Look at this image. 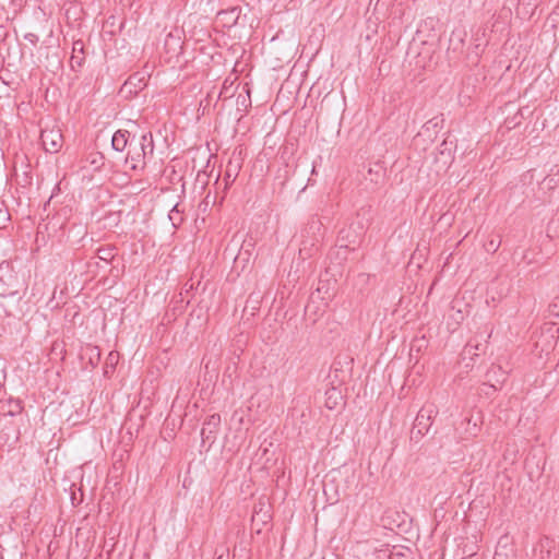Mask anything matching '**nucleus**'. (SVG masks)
Instances as JSON below:
<instances>
[{
	"label": "nucleus",
	"mask_w": 559,
	"mask_h": 559,
	"mask_svg": "<svg viewBox=\"0 0 559 559\" xmlns=\"http://www.w3.org/2000/svg\"><path fill=\"white\" fill-rule=\"evenodd\" d=\"M24 283L9 262L0 264V308L7 317L14 316L23 298Z\"/></svg>",
	"instance_id": "1"
},
{
	"label": "nucleus",
	"mask_w": 559,
	"mask_h": 559,
	"mask_svg": "<svg viewBox=\"0 0 559 559\" xmlns=\"http://www.w3.org/2000/svg\"><path fill=\"white\" fill-rule=\"evenodd\" d=\"M323 238V224L314 215L311 216L301 230L299 255L301 259L310 258L317 250V243Z\"/></svg>",
	"instance_id": "2"
},
{
	"label": "nucleus",
	"mask_w": 559,
	"mask_h": 559,
	"mask_svg": "<svg viewBox=\"0 0 559 559\" xmlns=\"http://www.w3.org/2000/svg\"><path fill=\"white\" fill-rule=\"evenodd\" d=\"M438 407L433 403H426L417 413L411 430V440L418 442L431 428L432 419L438 415Z\"/></svg>",
	"instance_id": "3"
},
{
	"label": "nucleus",
	"mask_w": 559,
	"mask_h": 559,
	"mask_svg": "<svg viewBox=\"0 0 559 559\" xmlns=\"http://www.w3.org/2000/svg\"><path fill=\"white\" fill-rule=\"evenodd\" d=\"M40 141L47 153L56 154L63 146V135L61 129L56 126H45L40 131Z\"/></svg>",
	"instance_id": "4"
},
{
	"label": "nucleus",
	"mask_w": 559,
	"mask_h": 559,
	"mask_svg": "<svg viewBox=\"0 0 559 559\" xmlns=\"http://www.w3.org/2000/svg\"><path fill=\"white\" fill-rule=\"evenodd\" d=\"M126 163H130L132 170H143L145 168L146 160L135 134L132 135V141L129 144Z\"/></svg>",
	"instance_id": "5"
},
{
	"label": "nucleus",
	"mask_w": 559,
	"mask_h": 559,
	"mask_svg": "<svg viewBox=\"0 0 559 559\" xmlns=\"http://www.w3.org/2000/svg\"><path fill=\"white\" fill-rule=\"evenodd\" d=\"M146 86L145 75L136 72L131 74L121 86L120 92L126 97L136 96Z\"/></svg>",
	"instance_id": "6"
},
{
	"label": "nucleus",
	"mask_w": 559,
	"mask_h": 559,
	"mask_svg": "<svg viewBox=\"0 0 559 559\" xmlns=\"http://www.w3.org/2000/svg\"><path fill=\"white\" fill-rule=\"evenodd\" d=\"M221 425V416L218 414H213L207 417L204 421L203 427L201 429V438L203 442L213 443L216 437V433L219 429Z\"/></svg>",
	"instance_id": "7"
},
{
	"label": "nucleus",
	"mask_w": 559,
	"mask_h": 559,
	"mask_svg": "<svg viewBox=\"0 0 559 559\" xmlns=\"http://www.w3.org/2000/svg\"><path fill=\"white\" fill-rule=\"evenodd\" d=\"M132 141L128 130H117L111 138V147L117 152H123Z\"/></svg>",
	"instance_id": "8"
},
{
	"label": "nucleus",
	"mask_w": 559,
	"mask_h": 559,
	"mask_svg": "<svg viewBox=\"0 0 559 559\" xmlns=\"http://www.w3.org/2000/svg\"><path fill=\"white\" fill-rule=\"evenodd\" d=\"M84 61V43L82 40H75L72 46V56L70 59L72 69L82 67Z\"/></svg>",
	"instance_id": "9"
},
{
	"label": "nucleus",
	"mask_w": 559,
	"mask_h": 559,
	"mask_svg": "<svg viewBox=\"0 0 559 559\" xmlns=\"http://www.w3.org/2000/svg\"><path fill=\"white\" fill-rule=\"evenodd\" d=\"M138 143L142 147V154H144L145 160L148 157L153 156L154 142H153V135L151 132L143 133L140 136H138Z\"/></svg>",
	"instance_id": "10"
},
{
	"label": "nucleus",
	"mask_w": 559,
	"mask_h": 559,
	"mask_svg": "<svg viewBox=\"0 0 559 559\" xmlns=\"http://www.w3.org/2000/svg\"><path fill=\"white\" fill-rule=\"evenodd\" d=\"M384 177L385 168L380 163H376L373 166L369 167L368 176L365 178L374 185H380L384 181Z\"/></svg>",
	"instance_id": "11"
},
{
	"label": "nucleus",
	"mask_w": 559,
	"mask_h": 559,
	"mask_svg": "<svg viewBox=\"0 0 559 559\" xmlns=\"http://www.w3.org/2000/svg\"><path fill=\"white\" fill-rule=\"evenodd\" d=\"M1 408L4 411V415L11 417L19 415L23 409L21 401L13 399H10L7 402L2 403Z\"/></svg>",
	"instance_id": "12"
},
{
	"label": "nucleus",
	"mask_w": 559,
	"mask_h": 559,
	"mask_svg": "<svg viewBox=\"0 0 559 559\" xmlns=\"http://www.w3.org/2000/svg\"><path fill=\"white\" fill-rule=\"evenodd\" d=\"M117 249L114 246H105L97 250L96 257L104 261L105 263H109L117 254Z\"/></svg>",
	"instance_id": "13"
},
{
	"label": "nucleus",
	"mask_w": 559,
	"mask_h": 559,
	"mask_svg": "<svg viewBox=\"0 0 559 559\" xmlns=\"http://www.w3.org/2000/svg\"><path fill=\"white\" fill-rule=\"evenodd\" d=\"M326 400H325V406L329 409L336 408L338 401L342 400V394L340 391H337L335 388L326 391Z\"/></svg>",
	"instance_id": "14"
},
{
	"label": "nucleus",
	"mask_w": 559,
	"mask_h": 559,
	"mask_svg": "<svg viewBox=\"0 0 559 559\" xmlns=\"http://www.w3.org/2000/svg\"><path fill=\"white\" fill-rule=\"evenodd\" d=\"M465 35H466L465 32H453L452 33L451 38H450V44L453 45V48L455 50L463 47Z\"/></svg>",
	"instance_id": "15"
},
{
	"label": "nucleus",
	"mask_w": 559,
	"mask_h": 559,
	"mask_svg": "<svg viewBox=\"0 0 559 559\" xmlns=\"http://www.w3.org/2000/svg\"><path fill=\"white\" fill-rule=\"evenodd\" d=\"M500 246H501V238H500V236H497L495 238L489 239L485 243V249L488 252L495 253L499 249Z\"/></svg>",
	"instance_id": "16"
},
{
	"label": "nucleus",
	"mask_w": 559,
	"mask_h": 559,
	"mask_svg": "<svg viewBox=\"0 0 559 559\" xmlns=\"http://www.w3.org/2000/svg\"><path fill=\"white\" fill-rule=\"evenodd\" d=\"M343 233L344 231H342L341 234H343ZM337 247H338L337 254H343V258L346 259V253L348 252L349 245L345 242V237L343 235H341L337 238Z\"/></svg>",
	"instance_id": "17"
},
{
	"label": "nucleus",
	"mask_w": 559,
	"mask_h": 559,
	"mask_svg": "<svg viewBox=\"0 0 559 559\" xmlns=\"http://www.w3.org/2000/svg\"><path fill=\"white\" fill-rule=\"evenodd\" d=\"M270 515L267 511L263 512L262 506L260 507V510H257V507L254 508V513L252 515V522L254 523L258 519H260L263 523H266V519H269Z\"/></svg>",
	"instance_id": "18"
},
{
	"label": "nucleus",
	"mask_w": 559,
	"mask_h": 559,
	"mask_svg": "<svg viewBox=\"0 0 559 559\" xmlns=\"http://www.w3.org/2000/svg\"><path fill=\"white\" fill-rule=\"evenodd\" d=\"M179 40H180L179 37L174 36L171 33H169L166 36L165 46L166 47H168V46H176V47H178L180 49L181 46H180V41Z\"/></svg>",
	"instance_id": "19"
},
{
	"label": "nucleus",
	"mask_w": 559,
	"mask_h": 559,
	"mask_svg": "<svg viewBox=\"0 0 559 559\" xmlns=\"http://www.w3.org/2000/svg\"><path fill=\"white\" fill-rule=\"evenodd\" d=\"M251 100H250V95L248 94L247 96L245 95H238L237 97V105H240V106H243L245 108H247L249 105H250Z\"/></svg>",
	"instance_id": "20"
},
{
	"label": "nucleus",
	"mask_w": 559,
	"mask_h": 559,
	"mask_svg": "<svg viewBox=\"0 0 559 559\" xmlns=\"http://www.w3.org/2000/svg\"><path fill=\"white\" fill-rule=\"evenodd\" d=\"M24 38L33 45H36L38 41V36L34 33H27L24 35Z\"/></svg>",
	"instance_id": "21"
},
{
	"label": "nucleus",
	"mask_w": 559,
	"mask_h": 559,
	"mask_svg": "<svg viewBox=\"0 0 559 559\" xmlns=\"http://www.w3.org/2000/svg\"><path fill=\"white\" fill-rule=\"evenodd\" d=\"M235 178H236V175L233 177L230 171L227 170L226 174H225L224 180L226 181V185H228L229 182H234Z\"/></svg>",
	"instance_id": "22"
},
{
	"label": "nucleus",
	"mask_w": 559,
	"mask_h": 559,
	"mask_svg": "<svg viewBox=\"0 0 559 559\" xmlns=\"http://www.w3.org/2000/svg\"><path fill=\"white\" fill-rule=\"evenodd\" d=\"M391 559H407L402 552H392Z\"/></svg>",
	"instance_id": "23"
},
{
	"label": "nucleus",
	"mask_w": 559,
	"mask_h": 559,
	"mask_svg": "<svg viewBox=\"0 0 559 559\" xmlns=\"http://www.w3.org/2000/svg\"><path fill=\"white\" fill-rule=\"evenodd\" d=\"M174 213H177V214L179 213V211H178V205H175V206H174V209H173V210L170 211V213H169V219H171L173 222H174V219H175V218H174Z\"/></svg>",
	"instance_id": "24"
},
{
	"label": "nucleus",
	"mask_w": 559,
	"mask_h": 559,
	"mask_svg": "<svg viewBox=\"0 0 559 559\" xmlns=\"http://www.w3.org/2000/svg\"><path fill=\"white\" fill-rule=\"evenodd\" d=\"M493 559H507L500 551H496Z\"/></svg>",
	"instance_id": "25"
},
{
	"label": "nucleus",
	"mask_w": 559,
	"mask_h": 559,
	"mask_svg": "<svg viewBox=\"0 0 559 559\" xmlns=\"http://www.w3.org/2000/svg\"><path fill=\"white\" fill-rule=\"evenodd\" d=\"M92 350H93V352H94V350H96V352H97V353H96V356H97V358L99 359L100 354H99L98 348H97V347H94Z\"/></svg>",
	"instance_id": "26"
},
{
	"label": "nucleus",
	"mask_w": 559,
	"mask_h": 559,
	"mask_svg": "<svg viewBox=\"0 0 559 559\" xmlns=\"http://www.w3.org/2000/svg\"><path fill=\"white\" fill-rule=\"evenodd\" d=\"M5 304H7V305H11V304H12V301H11L10 299H7V300H5Z\"/></svg>",
	"instance_id": "27"
}]
</instances>
